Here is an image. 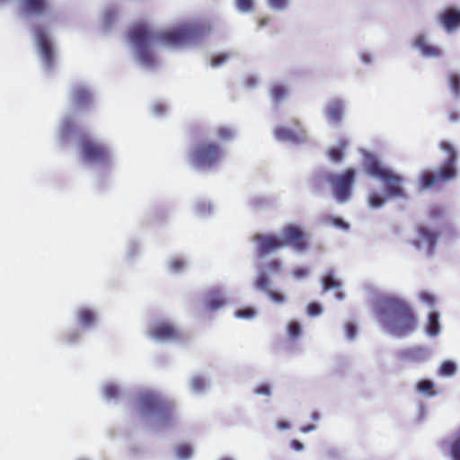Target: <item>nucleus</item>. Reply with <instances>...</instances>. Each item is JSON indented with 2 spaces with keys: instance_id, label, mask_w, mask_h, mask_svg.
Here are the masks:
<instances>
[{
  "instance_id": "nucleus-1",
  "label": "nucleus",
  "mask_w": 460,
  "mask_h": 460,
  "mask_svg": "<svg viewBox=\"0 0 460 460\" xmlns=\"http://www.w3.org/2000/svg\"><path fill=\"white\" fill-rule=\"evenodd\" d=\"M211 30V25L207 22H195L156 32L146 22H137L129 30L128 38L141 62L151 66L155 64L154 51L157 48L182 47L192 40L208 35Z\"/></svg>"
},
{
  "instance_id": "nucleus-2",
  "label": "nucleus",
  "mask_w": 460,
  "mask_h": 460,
  "mask_svg": "<svg viewBox=\"0 0 460 460\" xmlns=\"http://www.w3.org/2000/svg\"><path fill=\"white\" fill-rule=\"evenodd\" d=\"M382 326L392 335L402 338L413 332L418 320L408 302L397 296H384L377 305Z\"/></svg>"
},
{
  "instance_id": "nucleus-3",
  "label": "nucleus",
  "mask_w": 460,
  "mask_h": 460,
  "mask_svg": "<svg viewBox=\"0 0 460 460\" xmlns=\"http://www.w3.org/2000/svg\"><path fill=\"white\" fill-rule=\"evenodd\" d=\"M439 147L447 155V157L436 172L430 170L420 172L418 181L420 190H429L438 187L440 183L451 181L457 175V154L454 146L443 140L439 143Z\"/></svg>"
},
{
  "instance_id": "nucleus-4",
  "label": "nucleus",
  "mask_w": 460,
  "mask_h": 460,
  "mask_svg": "<svg viewBox=\"0 0 460 460\" xmlns=\"http://www.w3.org/2000/svg\"><path fill=\"white\" fill-rule=\"evenodd\" d=\"M138 403L144 411L155 413L161 423H168L172 418L174 404L154 392L140 394Z\"/></svg>"
},
{
  "instance_id": "nucleus-5",
  "label": "nucleus",
  "mask_w": 460,
  "mask_h": 460,
  "mask_svg": "<svg viewBox=\"0 0 460 460\" xmlns=\"http://www.w3.org/2000/svg\"><path fill=\"white\" fill-rule=\"evenodd\" d=\"M222 156V148L217 143L207 140L197 143L190 155L192 164L198 168H211Z\"/></svg>"
},
{
  "instance_id": "nucleus-6",
  "label": "nucleus",
  "mask_w": 460,
  "mask_h": 460,
  "mask_svg": "<svg viewBox=\"0 0 460 460\" xmlns=\"http://www.w3.org/2000/svg\"><path fill=\"white\" fill-rule=\"evenodd\" d=\"M356 178V171L348 168L341 173H332L328 176L333 196L340 203L346 202L351 196V190Z\"/></svg>"
},
{
  "instance_id": "nucleus-7",
  "label": "nucleus",
  "mask_w": 460,
  "mask_h": 460,
  "mask_svg": "<svg viewBox=\"0 0 460 460\" xmlns=\"http://www.w3.org/2000/svg\"><path fill=\"white\" fill-rule=\"evenodd\" d=\"M79 147L84 159L91 163H105L109 159L107 147L88 134H82L79 137Z\"/></svg>"
},
{
  "instance_id": "nucleus-8",
  "label": "nucleus",
  "mask_w": 460,
  "mask_h": 460,
  "mask_svg": "<svg viewBox=\"0 0 460 460\" xmlns=\"http://www.w3.org/2000/svg\"><path fill=\"white\" fill-rule=\"evenodd\" d=\"M148 335L152 339L161 341H178L182 338L181 332L177 327L164 321L152 324L149 327Z\"/></svg>"
},
{
  "instance_id": "nucleus-9",
  "label": "nucleus",
  "mask_w": 460,
  "mask_h": 460,
  "mask_svg": "<svg viewBox=\"0 0 460 460\" xmlns=\"http://www.w3.org/2000/svg\"><path fill=\"white\" fill-rule=\"evenodd\" d=\"M281 236V242L284 243V246L290 245L299 252L305 251L307 248L305 233L297 226H288L285 227Z\"/></svg>"
},
{
  "instance_id": "nucleus-10",
  "label": "nucleus",
  "mask_w": 460,
  "mask_h": 460,
  "mask_svg": "<svg viewBox=\"0 0 460 460\" xmlns=\"http://www.w3.org/2000/svg\"><path fill=\"white\" fill-rule=\"evenodd\" d=\"M252 241L257 243V254L260 258L284 247L281 240L275 235L256 234L252 237Z\"/></svg>"
},
{
  "instance_id": "nucleus-11",
  "label": "nucleus",
  "mask_w": 460,
  "mask_h": 460,
  "mask_svg": "<svg viewBox=\"0 0 460 460\" xmlns=\"http://www.w3.org/2000/svg\"><path fill=\"white\" fill-rule=\"evenodd\" d=\"M271 281L265 271H260L254 280V288L263 291L276 304H284L286 296L280 291L270 289Z\"/></svg>"
},
{
  "instance_id": "nucleus-12",
  "label": "nucleus",
  "mask_w": 460,
  "mask_h": 460,
  "mask_svg": "<svg viewBox=\"0 0 460 460\" xmlns=\"http://www.w3.org/2000/svg\"><path fill=\"white\" fill-rule=\"evenodd\" d=\"M35 37L45 65L48 67H52L54 64V51L46 31L41 27H38L35 30Z\"/></svg>"
},
{
  "instance_id": "nucleus-13",
  "label": "nucleus",
  "mask_w": 460,
  "mask_h": 460,
  "mask_svg": "<svg viewBox=\"0 0 460 460\" xmlns=\"http://www.w3.org/2000/svg\"><path fill=\"white\" fill-rule=\"evenodd\" d=\"M438 23L447 32H452L460 28V9L448 6L438 13Z\"/></svg>"
},
{
  "instance_id": "nucleus-14",
  "label": "nucleus",
  "mask_w": 460,
  "mask_h": 460,
  "mask_svg": "<svg viewBox=\"0 0 460 460\" xmlns=\"http://www.w3.org/2000/svg\"><path fill=\"white\" fill-rule=\"evenodd\" d=\"M386 176H384L381 181H383L386 192L391 197H399V198H406V194L402 188V184L403 181L402 177L397 175L393 171H389Z\"/></svg>"
},
{
  "instance_id": "nucleus-15",
  "label": "nucleus",
  "mask_w": 460,
  "mask_h": 460,
  "mask_svg": "<svg viewBox=\"0 0 460 460\" xmlns=\"http://www.w3.org/2000/svg\"><path fill=\"white\" fill-rule=\"evenodd\" d=\"M294 124L296 127V130L283 127L276 128L274 131L275 137L279 141H290L294 143L303 141L305 137V131L301 128L300 122L298 120H295Z\"/></svg>"
},
{
  "instance_id": "nucleus-16",
  "label": "nucleus",
  "mask_w": 460,
  "mask_h": 460,
  "mask_svg": "<svg viewBox=\"0 0 460 460\" xmlns=\"http://www.w3.org/2000/svg\"><path fill=\"white\" fill-rule=\"evenodd\" d=\"M417 232L420 237V241H414V246L420 249L421 243H426L428 246L429 254H432L439 235L438 233L422 226L417 228Z\"/></svg>"
},
{
  "instance_id": "nucleus-17",
  "label": "nucleus",
  "mask_w": 460,
  "mask_h": 460,
  "mask_svg": "<svg viewBox=\"0 0 460 460\" xmlns=\"http://www.w3.org/2000/svg\"><path fill=\"white\" fill-rule=\"evenodd\" d=\"M413 46L426 58H438L443 54L442 49L430 44L424 34H419L415 37Z\"/></svg>"
},
{
  "instance_id": "nucleus-18",
  "label": "nucleus",
  "mask_w": 460,
  "mask_h": 460,
  "mask_svg": "<svg viewBox=\"0 0 460 460\" xmlns=\"http://www.w3.org/2000/svg\"><path fill=\"white\" fill-rule=\"evenodd\" d=\"M364 170L367 174L372 177L382 179L386 176L390 169L384 167L382 164L374 156H367L364 163Z\"/></svg>"
},
{
  "instance_id": "nucleus-19",
  "label": "nucleus",
  "mask_w": 460,
  "mask_h": 460,
  "mask_svg": "<svg viewBox=\"0 0 460 460\" xmlns=\"http://www.w3.org/2000/svg\"><path fill=\"white\" fill-rule=\"evenodd\" d=\"M72 102L76 110L85 109L92 102V95L85 87H75L72 93Z\"/></svg>"
},
{
  "instance_id": "nucleus-20",
  "label": "nucleus",
  "mask_w": 460,
  "mask_h": 460,
  "mask_svg": "<svg viewBox=\"0 0 460 460\" xmlns=\"http://www.w3.org/2000/svg\"><path fill=\"white\" fill-rule=\"evenodd\" d=\"M322 285L323 292H327L330 289H335V297L338 300H342L345 296L343 292L341 290V282L334 278L332 271H328L322 278Z\"/></svg>"
},
{
  "instance_id": "nucleus-21",
  "label": "nucleus",
  "mask_w": 460,
  "mask_h": 460,
  "mask_svg": "<svg viewBox=\"0 0 460 460\" xmlns=\"http://www.w3.org/2000/svg\"><path fill=\"white\" fill-rule=\"evenodd\" d=\"M343 112L344 105L342 102L339 100H334L330 102L325 111L327 119L333 123H339L341 121Z\"/></svg>"
},
{
  "instance_id": "nucleus-22",
  "label": "nucleus",
  "mask_w": 460,
  "mask_h": 460,
  "mask_svg": "<svg viewBox=\"0 0 460 460\" xmlns=\"http://www.w3.org/2000/svg\"><path fill=\"white\" fill-rule=\"evenodd\" d=\"M26 10L35 14H44L49 10L48 0H23Z\"/></svg>"
},
{
  "instance_id": "nucleus-23",
  "label": "nucleus",
  "mask_w": 460,
  "mask_h": 460,
  "mask_svg": "<svg viewBox=\"0 0 460 460\" xmlns=\"http://www.w3.org/2000/svg\"><path fill=\"white\" fill-rule=\"evenodd\" d=\"M226 304V299L223 297L218 290L210 292L206 299L207 307L215 311L222 307Z\"/></svg>"
},
{
  "instance_id": "nucleus-24",
  "label": "nucleus",
  "mask_w": 460,
  "mask_h": 460,
  "mask_svg": "<svg viewBox=\"0 0 460 460\" xmlns=\"http://www.w3.org/2000/svg\"><path fill=\"white\" fill-rule=\"evenodd\" d=\"M77 318L81 325L89 327L96 320L95 313L89 308H82L77 312Z\"/></svg>"
},
{
  "instance_id": "nucleus-25",
  "label": "nucleus",
  "mask_w": 460,
  "mask_h": 460,
  "mask_svg": "<svg viewBox=\"0 0 460 460\" xmlns=\"http://www.w3.org/2000/svg\"><path fill=\"white\" fill-rule=\"evenodd\" d=\"M439 314L437 312L430 313L428 317L426 332L430 336H436L440 332Z\"/></svg>"
},
{
  "instance_id": "nucleus-26",
  "label": "nucleus",
  "mask_w": 460,
  "mask_h": 460,
  "mask_svg": "<svg viewBox=\"0 0 460 460\" xmlns=\"http://www.w3.org/2000/svg\"><path fill=\"white\" fill-rule=\"evenodd\" d=\"M288 93V88L281 84H274L270 90V96L276 102L283 101Z\"/></svg>"
},
{
  "instance_id": "nucleus-27",
  "label": "nucleus",
  "mask_w": 460,
  "mask_h": 460,
  "mask_svg": "<svg viewBox=\"0 0 460 460\" xmlns=\"http://www.w3.org/2000/svg\"><path fill=\"white\" fill-rule=\"evenodd\" d=\"M416 388L420 393L429 396H433L437 394L435 391H433L434 383L429 379L419 381L416 385Z\"/></svg>"
},
{
  "instance_id": "nucleus-28",
  "label": "nucleus",
  "mask_w": 460,
  "mask_h": 460,
  "mask_svg": "<svg viewBox=\"0 0 460 460\" xmlns=\"http://www.w3.org/2000/svg\"><path fill=\"white\" fill-rule=\"evenodd\" d=\"M287 332L290 339H298L302 334V328L300 323L296 321H290L288 323Z\"/></svg>"
},
{
  "instance_id": "nucleus-29",
  "label": "nucleus",
  "mask_w": 460,
  "mask_h": 460,
  "mask_svg": "<svg viewBox=\"0 0 460 460\" xmlns=\"http://www.w3.org/2000/svg\"><path fill=\"white\" fill-rule=\"evenodd\" d=\"M346 146L347 143L345 141H342L340 144V147H332L328 153L329 157L336 163L341 162L343 156L342 150L346 147Z\"/></svg>"
},
{
  "instance_id": "nucleus-30",
  "label": "nucleus",
  "mask_w": 460,
  "mask_h": 460,
  "mask_svg": "<svg viewBox=\"0 0 460 460\" xmlns=\"http://www.w3.org/2000/svg\"><path fill=\"white\" fill-rule=\"evenodd\" d=\"M448 82L451 91L456 95L460 94V75L455 73H451L448 75Z\"/></svg>"
},
{
  "instance_id": "nucleus-31",
  "label": "nucleus",
  "mask_w": 460,
  "mask_h": 460,
  "mask_svg": "<svg viewBox=\"0 0 460 460\" xmlns=\"http://www.w3.org/2000/svg\"><path fill=\"white\" fill-rule=\"evenodd\" d=\"M456 371V367L455 363L451 361H445L442 363L439 368V374L445 376H451Z\"/></svg>"
},
{
  "instance_id": "nucleus-32",
  "label": "nucleus",
  "mask_w": 460,
  "mask_h": 460,
  "mask_svg": "<svg viewBox=\"0 0 460 460\" xmlns=\"http://www.w3.org/2000/svg\"><path fill=\"white\" fill-rule=\"evenodd\" d=\"M192 454V449L190 446L187 444H181L176 448V455L180 459L185 460L188 459Z\"/></svg>"
},
{
  "instance_id": "nucleus-33",
  "label": "nucleus",
  "mask_w": 460,
  "mask_h": 460,
  "mask_svg": "<svg viewBox=\"0 0 460 460\" xmlns=\"http://www.w3.org/2000/svg\"><path fill=\"white\" fill-rule=\"evenodd\" d=\"M385 202V199L376 192H373L368 197V205L372 208H378L382 207Z\"/></svg>"
},
{
  "instance_id": "nucleus-34",
  "label": "nucleus",
  "mask_w": 460,
  "mask_h": 460,
  "mask_svg": "<svg viewBox=\"0 0 460 460\" xmlns=\"http://www.w3.org/2000/svg\"><path fill=\"white\" fill-rule=\"evenodd\" d=\"M119 394V388L113 384H109L104 387V395L107 399H115Z\"/></svg>"
},
{
  "instance_id": "nucleus-35",
  "label": "nucleus",
  "mask_w": 460,
  "mask_h": 460,
  "mask_svg": "<svg viewBox=\"0 0 460 460\" xmlns=\"http://www.w3.org/2000/svg\"><path fill=\"white\" fill-rule=\"evenodd\" d=\"M235 4L238 10L243 13L251 12L253 9L252 0H236Z\"/></svg>"
},
{
  "instance_id": "nucleus-36",
  "label": "nucleus",
  "mask_w": 460,
  "mask_h": 460,
  "mask_svg": "<svg viewBox=\"0 0 460 460\" xmlns=\"http://www.w3.org/2000/svg\"><path fill=\"white\" fill-rule=\"evenodd\" d=\"M256 314V311L252 307L243 308L235 313V316L238 318L250 319Z\"/></svg>"
},
{
  "instance_id": "nucleus-37",
  "label": "nucleus",
  "mask_w": 460,
  "mask_h": 460,
  "mask_svg": "<svg viewBox=\"0 0 460 460\" xmlns=\"http://www.w3.org/2000/svg\"><path fill=\"white\" fill-rule=\"evenodd\" d=\"M191 385L194 391L201 392L206 387V381L201 376H194L191 380Z\"/></svg>"
},
{
  "instance_id": "nucleus-38",
  "label": "nucleus",
  "mask_w": 460,
  "mask_h": 460,
  "mask_svg": "<svg viewBox=\"0 0 460 460\" xmlns=\"http://www.w3.org/2000/svg\"><path fill=\"white\" fill-rule=\"evenodd\" d=\"M266 270L270 273H279L281 271V261L279 260H272L266 265Z\"/></svg>"
},
{
  "instance_id": "nucleus-39",
  "label": "nucleus",
  "mask_w": 460,
  "mask_h": 460,
  "mask_svg": "<svg viewBox=\"0 0 460 460\" xmlns=\"http://www.w3.org/2000/svg\"><path fill=\"white\" fill-rule=\"evenodd\" d=\"M217 136L222 140H230L233 137L234 133L231 128L221 127L217 129Z\"/></svg>"
},
{
  "instance_id": "nucleus-40",
  "label": "nucleus",
  "mask_w": 460,
  "mask_h": 460,
  "mask_svg": "<svg viewBox=\"0 0 460 460\" xmlns=\"http://www.w3.org/2000/svg\"><path fill=\"white\" fill-rule=\"evenodd\" d=\"M419 298L426 303L427 305H433L436 302V297L434 296V295L430 294L429 292H427V291H421L420 294H419Z\"/></svg>"
},
{
  "instance_id": "nucleus-41",
  "label": "nucleus",
  "mask_w": 460,
  "mask_h": 460,
  "mask_svg": "<svg viewBox=\"0 0 460 460\" xmlns=\"http://www.w3.org/2000/svg\"><path fill=\"white\" fill-rule=\"evenodd\" d=\"M228 58L229 55L226 53L217 54L211 58V65L213 66H218L225 63Z\"/></svg>"
},
{
  "instance_id": "nucleus-42",
  "label": "nucleus",
  "mask_w": 460,
  "mask_h": 460,
  "mask_svg": "<svg viewBox=\"0 0 460 460\" xmlns=\"http://www.w3.org/2000/svg\"><path fill=\"white\" fill-rule=\"evenodd\" d=\"M451 455L454 460H460V436L453 442L451 446Z\"/></svg>"
},
{
  "instance_id": "nucleus-43",
  "label": "nucleus",
  "mask_w": 460,
  "mask_h": 460,
  "mask_svg": "<svg viewBox=\"0 0 460 460\" xmlns=\"http://www.w3.org/2000/svg\"><path fill=\"white\" fill-rule=\"evenodd\" d=\"M306 312L310 316H317L322 313V308L317 303H310L307 305Z\"/></svg>"
},
{
  "instance_id": "nucleus-44",
  "label": "nucleus",
  "mask_w": 460,
  "mask_h": 460,
  "mask_svg": "<svg viewBox=\"0 0 460 460\" xmlns=\"http://www.w3.org/2000/svg\"><path fill=\"white\" fill-rule=\"evenodd\" d=\"M345 332L348 339L352 340L357 334V327L353 323L348 322L345 324Z\"/></svg>"
},
{
  "instance_id": "nucleus-45",
  "label": "nucleus",
  "mask_w": 460,
  "mask_h": 460,
  "mask_svg": "<svg viewBox=\"0 0 460 460\" xmlns=\"http://www.w3.org/2000/svg\"><path fill=\"white\" fill-rule=\"evenodd\" d=\"M255 393L257 394L270 396V386L267 384L260 385L256 389Z\"/></svg>"
},
{
  "instance_id": "nucleus-46",
  "label": "nucleus",
  "mask_w": 460,
  "mask_h": 460,
  "mask_svg": "<svg viewBox=\"0 0 460 460\" xmlns=\"http://www.w3.org/2000/svg\"><path fill=\"white\" fill-rule=\"evenodd\" d=\"M269 4L275 9H284L287 6L288 0H268Z\"/></svg>"
},
{
  "instance_id": "nucleus-47",
  "label": "nucleus",
  "mask_w": 460,
  "mask_h": 460,
  "mask_svg": "<svg viewBox=\"0 0 460 460\" xmlns=\"http://www.w3.org/2000/svg\"><path fill=\"white\" fill-rule=\"evenodd\" d=\"M308 274V270L303 267H296L293 270V275L296 279H303Z\"/></svg>"
},
{
  "instance_id": "nucleus-48",
  "label": "nucleus",
  "mask_w": 460,
  "mask_h": 460,
  "mask_svg": "<svg viewBox=\"0 0 460 460\" xmlns=\"http://www.w3.org/2000/svg\"><path fill=\"white\" fill-rule=\"evenodd\" d=\"M184 267V262L181 260L175 259L170 262V268L172 271L177 272Z\"/></svg>"
},
{
  "instance_id": "nucleus-49",
  "label": "nucleus",
  "mask_w": 460,
  "mask_h": 460,
  "mask_svg": "<svg viewBox=\"0 0 460 460\" xmlns=\"http://www.w3.org/2000/svg\"><path fill=\"white\" fill-rule=\"evenodd\" d=\"M332 224L337 227H340L342 229L349 228V226L341 218H332Z\"/></svg>"
},
{
  "instance_id": "nucleus-50",
  "label": "nucleus",
  "mask_w": 460,
  "mask_h": 460,
  "mask_svg": "<svg viewBox=\"0 0 460 460\" xmlns=\"http://www.w3.org/2000/svg\"><path fill=\"white\" fill-rule=\"evenodd\" d=\"M291 447L296 451H300L304 448V446L300 441L294 439L291 441Z\"/></svg>"
},
{
  "instance_id": "nucleus-51",
  "label": "nucleus",
  "mask_w": 460,
  "mask_h": 460,
  "mask_svg": "<svg viewBox=\"0 0 460 460\" xmlns=\"http://www.w3.org/2000/svg\"><path fill=\"white\" fill-rule=\"evenodd\" d=\"M459 118H460V115L456 111H450L448 114V119L453 122L457 121L459 119Z\"/></svg>"
},
{
  "instance_id": "nucleus-52",
  "label": "nucleus",
  "mask_w": 460,
  "mask_h": 460,
  "mask_svg": "<svg viewBox=\"0 0 460 460\" xmlns=\"http://www.w3.org/2000/svg\"><path fill=\"white\" fill-rule=\"evenodd\" d=\"M277 427L279 429H289L290 425L288 422H285V421H279L277 423Z\"/></svg>"
},
{
  "instance_id": "nucleus-53",
  "label": "nucleus",
  "mask_w": 460,
  "mask_h": 460,
  "mask_svg": "<svg viewBox=\"0 0 460 460\" xmlns=\"http://www.w3.org/2000/svg\"><path fill=\"white\" fill-rule=\"evenodd\" d=\"M270 19L268 17H263L258 20V25L260 28L263 27L269 22Z\"/></svg>"
},
{
  "instance_id": "nucleus-54",
  "label": "nucleus",
  "mask_w": 460,
  "mask_h": 460,
  "mask_svg": "<svg viewBox=\"0 0 460 460\" xmlns=\"http://www.w3.org/2000/svg\"><path fill=\"white\" fill-rule=\"evenodd\" d=\"M220 460H233V459L229 458V457H224V458H221Z\"/></svg>"
},
{
  "instance_id": "nucleus-55",
  "label": "nucleus",
  "mask_w": 460,
  "mask_h": 460,
  "mask_svg": "<svg viewBox=\"0 0 460 460\" xmlns=\"http://www.w3.org/2000/svg\"><path fill=\"white\" fill-rule=\"evenodd\" d=\"M155 109H156L157 111H162V109H161L160 107H158V106H155Z\"/></svg>"
}]
</instances>
